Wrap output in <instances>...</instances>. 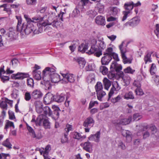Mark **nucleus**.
Wrapping results in <instances>:
<instances>
[{
  "label": "nucleus",
  "instance_id": "f257e3e1",
  "mask_svg": "<svg viewBox=\"0 0 159 159\" xmlns=\"http://www.w3.org/2000/svg\"><path fill=\"white\" fill-rule=\"evenodd\" d=\"M24 17L27 22V27L25 30V31L27 34H30L33 31L35 34H39L40 32L36 30V28L32 23L42 21L43 20V18L41 17L39 15H37L32 18V20H31L27 15H25Z\"/></svg>",
  "mask_w": 159,
  "mask_h": 159
},
{
  "label": "nucleus",
  "instance_id": "f03ea898",
  "mask_svg": "<svg viewBox=\"0 0 159 159\" xmlns=\"http://www.w3.org/2000/svg\"><path fill=\"white\" fill-rule=\"evenodd\" d=\"M110 69L112 71L115 70L117 72L120 71L119 76L121 77L125 84L124 85L127 86L128 85L131 81L130 77L127 75L125 74L121 70L122 69V66L121 65H118L116 61H113L111 66Z\"/></svg>",
  "mask_w": 159,
  "mask_h": 159
},
{
  "label": "nucleus",
  "instance_id": "7ed1b4c3",
  "mask_svg": "<svg viewBox=\"0 0 159 159\" xmlns=\"http://www.w3.org/2000/svg\"><path fill=\"white\" fill-rule=\"evenodd\" d=\"M87 52L89 54H94L95 56L98 57L102 55V50L98 48L96 40H92L90 49Z\"/></svg>",
  "mask_w": 159,
  "mask_h": 159
},
{
  "label": "nucleus",
  "instance_id": "20e7f679",
  "mask_svg": "<svg viewBox=\"0 0 159 159\" xmlns=\"http://www.w3.org/2000/svg\"><path fill=\"white\" fill-rule=\"evenodd\" d=\"M55 71L54 68L46 67L43 71V79L44 81L50 80V77Z\"/></svg>",
  "mask_w": 159,
  "mask_h": 159
},
{
  "label": "nucleus",
  "instance_id": "39448f33",
  "mask_svg": "<svg viewBox=\"0 0 159 159\" xmlns=\"http://www.w3.org/2000/svg\"><path fill=\"white\" fill-rule=\"evenodd\" d=\"M63 78L61 80V83L63 84H65L70 82L73 83L75 81V76L73 75L70 74H61Z\"/></svg>",
  "mask_w": 159,
  "mask_h": 159
},
{
  "label": "nucleus",
  "instance_id": "423d86ee",
  "mask_svg": "<svg viewBox=\"0 0 159 159\" xmlns=\"http://www.w3.org/2000/svg\"><path fill=\"white\" fill-rule=\"evenodd\" d=\"M26 128L28 131V133L31 138L33 139H39L42 137L41 134H36L34 130L32 128L29 126V125L26 123Z\"/></svg>",
  "mask_w": 159,
  "mask_h": 159
},
{
  "label": "nucleus",
  "instance_id": "0eeeda50",
  "mask_svg": "<svg viewBox=\"0 0 159 159\" xmlns=\"http://www.w3.org/2000/svg\"><path fill=\"white\" fill-rule=\"evenodd\" d=\"M16 17L18 20V23L16 27L17 30L20 32H22L23 31L26 34H28L25 31V30L27 27V23L26 24L23 23L21 25L22 20L21 18L18 16H16Z\"/></svg>",
  "mask_w": 159,
  "mask_h": 159
},
{
  "label": "nucleus",
  "instance_id": "6e6552de",
  "mask_svg": "<svg viewBox=\"0 0 159 159\" xmlns=\"http://www.w3.org/2000/svg\"><path fill=\"white\" fill-rule=\"evenodd\" d=\"M95 123L92 116H89L85 119L83 123V126L85 127H92Z\"/></svg>",
  "mask_w": 159,
  "mask_h": 159
},
{
  "label": "nucleus",
  "instance_id": "1a4fd4ad",
  "mask_svg": "<svg viewBox=\"0 0 159 159\" xmlns=\"http://www.w3.org/2000/svg\"><path fill=\"white\" fill-rule=\"evenodd\" d=\"M140 19L138 17H135L126 22L125 25V26H130L132 27L137 25L140 22Z\"/></svg>",
  "mask_w": 159,
  "mask_h": 159
},
{
  "label": "nucleus",
  "instance_id": "9d476101",
  "mask_svg": "<svg viewBox=\"0 0 159 159\" xmlns=\"http://www.w3.org/2000/svg\"><path fill=\"white\" fill-rule=\"evenodd\" d=\"M28 76V74L25 73L18 72L16 74H13L11 77L13 79L22 80L27 78Z\"/></svg>",
  "mask_w": 159,
  "mask_h": 159
},
{
  "label": "nucleus",
  "instance_id": "9b49d317",
  "mask_svg": "<svg viewBox=\"0 0 159 159\" xmlns=\"http://www.w3.org/2000/svg\"><path fill=\"white\" fill-rule=\"evenodd\" d=\"M32 98L35 100H38L42 98L43 93L42 92L38 89L34 90L31 93Z\"/></svg>",
  "mask_w": 159,
  "mask_h": 159
},
{
  "label": "nucleus",
  "instance_id": "f8f14e48",
  "mask_svg": "<svg viewBox=\"0 0 159 159\" xmlns=\"http://www.w3.org/2000/svg\"><path fill=\"white\" fill-rule=\"evenodd\" d=\"M83 149L89 153H92L93 151V145L89 141L84 142L82 146Z\"/></svg>",
  "mask_w": 159,
  "mask_h": 159
},
{
  "label": "nucleus",
  "instance_id": "ddd939ff",
  "mask_svg": "<svg viewBox=\"0 0 159 159\" xmlns=\"http://www.w3.org/2000/svg\"><path fill=\"white\" fill-rule=\"evenodd\" d=\"M43 100L46 104H50L54 101V96L51 93H48L44 97Z\"/></svg>",
  "mask_w": 159,
  "mask_h": 159
},
{
  "label": "nucleus",
  "instance_id": "4468645a",
  "mask_svg": "<svg viewBox=\"0 0 159 159\" xmlns=\"http://www.w3.org/2000/svg\"><path fill=\"white\" fill-rule=\"evenodd\" d=\"M100 133L99 131H97L94 134L91 135L88 138L90 141H93L98 143L100 141Z\"/></svg>",
  "mask_w": 159,
  "mask_h": 159
},
{
  "label": "nucleus",
  "instance_id": "2eb2a0df",
  "mask_svg": "<svg viewBox=\"0 0 159 159\" xmlns=\"http://www.w3.org/2000/svg\"><path fill=\"white\" fill-rule=\"evenodd\" d=\"M46 117L45 115H44V114H41L39 115L37 117L36 120H35L34 117H33L31 122H34L37 125H40L42 123L43 120Z\"/></svg>",
  "mask_w": 159,
  "mask_h": 159
},
{
  "label": "nucleus",
  "instance_id": "dca6fc26",
  "mask_svg": "<svg viewBox=\"0 0 159 159\" xmlns=\"http://www.w3.org/2000/svg\"><path fill=\"white\" fill-rule=\"evenodd\" d=\"M95 21L96 23L98 25H105L106 21L105 17L101 16H97Z\"/></svg>",
  "mask_w": 159,
  "mask_h": 159
},
{
  "label": "nucleus",
  "instance_id": "f3484780",
  "mask_svg": "<svg viewBox=\"0 0 159 159\" xmlns=\"http://www.w3.org/2000/svg\"><path fill=\"white\" fill-rule=\"evenodd\" d=\"M9 32L8 33V36L9 38V40L11 41L13 40L16 39L17 38V35L16 31L13 29V28H10L9 29Z\"/></svg>",
  "mask_w": 159,
  "mask_h": 159
},
{
  "label": "nucleus",
  "instance_id": "a211bd4d",
  "mask_svg": "<svg viewBox=\"0 0 159 159\" xmlns=\"http://www.w3.org/2000/svg\"><path fill=\"white\" fill-rule=\"evenodd\" d=\"M73 61L77 62L80 68H83L85 66L86 62L84 58L82 57H75Z\"/></svg>",
  "mask_w": 159,
  "mask_h": 159
},
{
  "label": "nucleus",
  "instance_id": "6ab92c4d",
  "mask_svg": "<svg viewBox=\"0 0 159 159\" xmlns=\"http://www.w3.org/2000/svg\"><path fill=\"white\" fill-rule=\"evenodd\" d=\"M80 10H81V11H83L81 9V7L80 6H78L77 5L71 14V16L73 17H77L79 16L80 15Z\"/></svg>",
  "mask_w": 159,
  "mask_h": 159
},
{
  "label": "nucleus",
  "instance_id": "aec40b11",
  "mask_svg": "<svg viewBox=\"0 0 159 159\" xmlns=\"http://www.w3.org/2000/svg\"><path fill=\"white\" fill-rule=\"evenodd\" d=\"M104 56L101 59V61L102 65H107L112 59V57L109 55H103Z\"/></svg>",
  "mask_w": 159,
  "mask_h": 159
},
{
  "label": "nucleus",
  "instance_id": "412c9836",
  "mask_svg": "<svg viewBox=\"0 0 159 159\" xmlns=\"http://www.w3.org/2000/svg\"><path fill=\"white\" fill-rule=\"evenodd\" d=\"M52 108L54 110L53 113L51 116L55 120L57 119L59 116V112L61 111V110L58 107L54 106H53Z\"/></svg>",
  "mask_w": 159,
  "mask_h": 159
},
{
  "label": "nucleus",
  "instance_id": "4be33fe9",
  "mask_svg": "<svg viewBox=\"0 0 159 159\" xmlns=\"http://www.w3.org/2000/svg\"><path fill=\"white\" fill-rule=\"evenodd\" d=\"M54 96V101L57 102H63L65 98V95L63 93L60 94H57Z\"/></svg>",
  "mask_w": 159,
  "mask_h": 159
},
{
  "label": "nucleus",
  "instance_id": "5701e85b",
  "mask_svg": "<svg viewBox=\"0 0 159 159\" xmlns=\"http://www.w3.org/2000/svg\"><path fill=\"white\" fill-rule=\"evenodd\" d=\"M134 7L133 2L132 1L128 2L124 5V7L125 10L132 12V10Z\"/></svg>",
  "mask_w": 159,
  "mask_h": 159
},
{
  "label": "nucleus",
  "instance_id": "b1692460",
  "mask_svg": "<svg viewBox=\"0 0 159 159\" xmlns=\"http://www.w3.org/2000/svg\"><path fill=\"white\" fill-rule=\"evenodd\" d=\"M50 79L52 82L54 83H57L61 80L60 75L55 73H52L50 77Z\"/></svg>",
  "mask_w": 159,
  "mask_h": 159
},
{
  "label": "nucleus",
  "instance_id": "393cba45",
  "mask_svg": "<svg viewBox=\"0 0 159 159\" xmlns=\"http://www.w3.org/2000/svg\"><path fill=\"white\" fill-rule=\"evenodd\" d=\"M125 43L124 41H123L119 46V49L120 51L121 56L123 55H125V53L127 52V45H125Z\"/></svg>",
  "mask_w": 159,
  "mask_h": 159
},
{
  "label": "nucleus",
  "instance_id": "a878e982",
  "mask_svg": "<svg viewBox=\"0 0 159 159\" xmlns=\"http://www.w3.org/2000/svg\"><path fill=\"white\" fill-rule=\"evenodd\" d=\"M153 52H152L147 51L146 54L144 58V60L145 64H147L148 62H151L152 61L151 57V54Z\"/></svg>",
  "mask_w": 159,
  "mask_h": 159
},
{
  "label": "nucleus",
  "instance_id": "bb28decb",
  "mask_svg": "<svg viewBox=\"0 0 159 159\" xmlns=\"http://www.w3.org/2000/svg\"><path fill=\"white\" fill-rule=\"evenodd\" d=\"M103 83L104 88L108 90L111 85V82L107 78H104L103 80Z\"/></svg>",
  "mask_w": 159,
  "mask_h": 159
},
{
  "label": "nucleus",
  "instance_id": "cd10ccee",
  "mask_svg": "<svg viewBox=\"0 0 159 159\" xmlns=\"http://www.w3.org/2000/svg\"><path fill=\"white\" fill-rule=\"evenodd\" d=\"M41 72L39 70H33L32 74L34 78L37 80H39L41 79Z\"/></svg>",
  "mask_w": 159,
  "mask_h": 159
},
{
  "label": "nucleus",
  "instance_id": "c85d7f7f",
  "mask_svg": "<svg viewBox=\"0 0 159 159\" xmlns=\"http://www.w3.org/2000/svg\"><path fill=\"white\" fill-rule=\"evenodd\" d=\"M119 11V10L116 7H111L109 8V13L111 15L115 16Z\"/></svg>",
  "mask_w": 159,
  "mask_h": 159
},
{
  "label": "nucleus",
  "instance_id": "c756f323",
  "mask_svg": "<svg viewBox=\"0 0 159 159\" xmlns=\"http://www.w3.org/2000/svg\"><path fill=\"white\" fill-rule=\"evenodd\" d=\"M88 48V44L82 43L78 48V51L83 53Z\"/></svg>",
  "mask_w": 159,
  "mask_h": 159
},
{
  "label": "nucleus",
  "instance_id": "7c9ffc66",
  "mask_svg": "<svg viewBox=\"0 0 159 159\" xmlns=\"http://www.w3.org/2000/svg\"><path fill=\"white\" fill-rule=\"evenodd\" d=\"M2 144L9 149L12 148V144L10 142L9 139L8 138L4 141L2 143Z\"/></svg>",
  "mask_w": 159,
  "mask_h": 159
},
{
  "label": "nucleus",
  "instance_id": "2f4dec72",
  "mask_svg": "<svg viewBox=\"0 0 159 159\" xmlns=\"http://www.w3.org/2000/svg\"><path fill=\"white\" fill-rule=\"evenodd\" d=\"M32 98V96L31 93L30 92L27 91L25 92L24 94V99L27 102H29Z\"/></svg>",
  "mask_w": 159,
  "mask_h": 159
},
{
  "label": "nucleus",
  "instance_id": "473e14b6",
  "mask_svg": "<svg viewBox=\"0 0 159 159\" xmlns=\"http://www.w3.org/2000/svg\"><path fill=\"white\" fill-rule=\"evenodd\" d=\"M96 93L98 99L100 101H102V98L106 94L105 92L102 90L97 92Z\"/></svg>",
  "mask_w": 159,
  "mask_h": 159
},
{
  "label": "nucleus",
  "instance_id": "72a5a7b5",
  "mask_svg": "<svg viewBox=\"0 0 159 159\" xmlns=\"http://www.w3.org/2000/svg\"><path fill=\"white\" fill-rule=\"evenodd\" d=\"M43 111L45 115L46 116V115H48L49 116H51L52 114V112L50 107L48 106H46L43 108Z\"/></svg>",
  "mask_w": 159,
  "mask_h": 159
},
{
  "label": "nucleus",
  "instance_id": "f704fd0d",
  "mask_svg": "<svg viewBox=\"0 0 159 159\" xmlns=\"http://www.w3.org/2000/svg\"><path fill=\"white\" fill-rule=\"evenodd\" d=\"M95 76L94 74H90L88 76L87 80L89 83H92L95 81Z\"/></svg>",
  "mask_w": 159,
  "mask_h": 159
},
{
  "label": "nucleus",
  "instance_id": "c9c22d12",
  "mask_svg": "<svg viewBox=\"0 0 159 159\" xmlns=\"http://www.w3.org/2000/svg\"><path fill=\"white\" fill-rule=\"evenodd\" d=\"M99 71L103 75H106L108 73V69L105 66H101L99 68Z\"/></svg>",
  "mask_w": 159,
  "mask_h": 159
},
{
  "label": "nucleus",
  "instance_id": "e433bc0d",
  "mask_svg": "<svg viewBox=\"0 0 159 159\" xmlns=\"http://www.w3.org/2000/svg\"><path fill=\"white\" fill-rule=\"evenodd\" d=\"M0 107L3 110H7V102L5 99L4 100L1 101L0 102Z\"/></svg>",
  "mask_w": 159,
  "mask_h": 159
},
{
  "label": "nucleus",
  "instance_id": "4c0bfd02",
  "mask_svg": "<svg viewBox=\"0 0 159 159\" xmlns=\"http://www.w3.org/2000/svg\"><path fill=\"white\" fill-rule=\"evenodd\" d=\"M97 44L98 46V48L100 50H103L106 48V44L103 41L99 40L97 41Z\"/></svg>",
  "mask_w": 159,
  "mask_h": 159
},
{
  "label": "nucleus",
  "instance_id": "58836bf2",
  "mask_svg": "<svg viewBox=\"0 0 159 159\" xmlns=\"http://www.w3.org/2000/svg\"><path fill=\"white\" fill-rule=\"evenodd\" d=\"M149 70L152 75H153L155 74L157 70V69L156 65L154 63L152 64Z\"/></svg>",
  "mask_w": 159,
  "mask_h": 159
},
{
  "label": "nucleus",
  "instance_id": "ea45409f",
  "mask_svg": "<svg viewBox=\"0 0 159 159\" xmlns=\"http://www.w3.org/2000/svg\"><path fill=\"white\" fill-rule=\"evenodd\" d=\"M113 49L111 47L108 48L104 52L103 55H107L111 57V55L114 53Z\"/></svg>",
  "mask_w": 159,
  "mask_h": 159
},
{
  "label": "nucleus",
  "instance_id": "a19ab883",
  "mask_svg": "<svg viewBox=\"0 0 159 159\" xmlns=\"http://www.w3.org/2000/svg\"><path fill=\"white\" fill-rule=\"evenodd\" d=\"M125 136L126 138V141L127 142H130L132 140V134L129 131H126Z\"/></svg>",
  "mask_w": 159,
  "mask_h": 159
},
{
  "label": "nucleus",
  "instance_id": "79ce46f5",
  "mask_svg": "<svg viewBox=\"0 0 159 159\" xmlns=\"http://www.w3.org/2000/svg\"><path fill=\"white\" fill-rule=\"evenodd\" d=\"M96 91L97 92L102 90L103 89V86L102 83L100 82L97 83L95 87Z\"/></svg>",
  "mask_w": 159,
  "mask_h": 159
},
{
  "label": "nucleus",
  "instance_id": "37998d69",
  "mask_svg": "<svg viewBox=\"0 0 159 159\" xmlns=\"http://www.w3.org/2000/svg\"><path fill=\"white\" fill-rule=\"evenodd\" d=\"M125 98L127 100L129 99H134V96L132 92H129L126 93L124 96Z\"/></svg>",
  "mask_w": 159,
  "mask_h": 159
},
{
  "label": "nucleus",
  "instance_id": "c03bdc74",
  "mask_svg": "<svg viewBox=\"0 0 159 159\" xmlns=\"http://www.w3.org/2000/svg\"><path fill=\"white\" fill-rule=\"evenodd\" d=\"M89 0H81L78 5L81 7V8L84 10V6L86 5L89 2Z\"/></svg>",
  "mask_w": 159,
  "mask_h": 159
},
{
  "label": "nucleus",
  "instance_id": "a18cd8bd",
  "mask_svg": "<svg viewBox=\"0 0 159 159\" xmlns=\"http://www.w3.org/2000/svg\"><path fill=\"white\" fill-rule=\"evenodd\" d=\"M58 23L57 21L54 20L51 23L48 22L47 23L46 22H44L42 24V25L44 27L46 26L47 25H52L53 27H56L57 26V23Z\"/></svg>",
  "mask_w": 159,
  "mask_h": 159
},
{
  "label": "nucleus",
  "instance_id": "49530a36",
  "mask_svg": "<svg viewBox=\"0 0 159 159\" xmlns=\"http://www.w3.org/2000/svg\"><path fill=\"white\" fill-rule=\"evenodd\" d=\"M9 127H12L13 129L14 128L15 126L14 123L9 120H7L4 129H7Z\"/></svg>",
  "mask_w": 159,
  "mask_h": 159
},
{
  "label": "nucleus",
  "instance_id": "de8ad7c7",
  "mask_svg": "<svg viewBox=\"0 0 159 159\" xmlns=\"http://www.w3.org/2000/svg\"><path fill=\"white\" fill-rule=\"evenodd\" d=\"M121 57L123 59V62L124 64L131 63L132 60L131 59L127 58L125 55H122Z\"/></svg>",
  "mask_w": 159,
  "mask_h": 159
},
{
  "label": "nucleus",
  "instance_id": "09e8293b",
  "mask_svg": "<svg viewBox=\"0 0 159 159\" xmlns=\"http://www.w3.org/2000/svg\"><path fill=\"white\" fill-rule=\"evenodd\" d=\"M46 117L43 120L42 123L43 122V126H44L46 128H48L50 127V123L48 120L46 119Z\"/></svg>",
  "mask_w": 159,
  "mask_h": 159
},
{
  "label": "nucleus",
  "instance_id": "8fccbe9b",
  "mask_svg": "<svg viewBox=\"0 0 159 159\" xmlns=\"http://www.w3.org/2000/svg\"><path fill=\"white\" fill-rule=\"evenodd\" d=\"M132 13V12L125 10L123 11V16L122 19V21L125 20L127 18V17Z\"/></svg>",
  "mask_w": 159,
  "mask_h": 159
},
{
  "label": "nucleus",
  "instance_id": "3c124183",
  "mask_svg": "<svg viewBox=\"0 0 159 159\" xmlns=\"http://www.w3.org/2000/svg\"><path fill=\"white\" fill-rule=\"evenodd\" d=\"M132 13V12L125 10L123 11V16L122 19V21L125 20L127 18V17Z\"/></svg>",
  "mask_w": 159,
  "mask_h": 159
},
{
  "label": "nucleus",
  "instance_id": "603ef678",
  "mask_svg": "<svg viewBox=\"0 0 159 159\" xmlns=\"http://www.w3.org/2000/svg\"><path fill=\"white\" fill-rule=\"evenodd\" d=\"M34 80L31 78H30L27 79V85L28 86L31 88H33L34 87Z\"/></svg>",
  "mask_w": 159,
  "mask_h": 159
},
{
  "label": "nucleus",
  "instance_id": "864d4df0",
  "mask_svg": "<svg viewBox=\"0 0 159 159\" xmlns=\"http://www.w3.org/2000/svg\"><path fill=\"white\" fill-rule=\"evenodd\" d=\"M124 71L125 73H130L133 74L135 71V70L132 69L129 66L124 69Z\"/></svg>",
  "mask_w": 159,
  "mask_h": 159
},
{
  "label": "nucleus",
  "instance_id": "5fc2aeb1",
  "mask_svg": "<svg viewBox=\"0 0 159 159\" xmlns=\"http://www.w3.org/2000/svg\"><path fill=\"white\" fill-rule=\"evenodd\" d=\"M87 14L89 16L92 18H94L97 15V12L95 10H90L87 12Z\"/></svg>",
  "mask_w": 159,
  "mask_h": 159
},
{
  "label": "nucleus",
  "instance_id": "6e6d98bb",
  "mask_svg": "<svg viewBox=\"0 0 159 159\" xmlns=\"http://www.w3.org/2000/svg\"><path fill=\"white\" fill-rule=\"evenodd\" d=\"M115 91H116L115 88L114 87V84H113L112 85V87L111 88L108 94V101L109 100L110 98L111 97L113 94L114 93V92Z\"/></svg>",
  "mask_w": 159,
  "mask_h": 159
},
{
  "label": "nucleus",
  "instance_id": "4d7b16f0",
  "mask_svg": "<svg viewBox=\"0 0 159 159\" xmlns=\"http://www.w3.org/2000/svg\"><path fill=\"white\" fill-rule=\"evenodd\" d=\"M122 120V125H126L128 124L131 120V117H129L128 118L121 119Z\"/></svg>",
  "mask_w": 159,
  "mask_h": 159
},
{
  "label": "nucleus",
  "instance_id": "13d9d810",
  "mask_svg": "<svg viewBox=\"0 0 159 159\" xmlns=\"http://www.w3.org/2000/svg\"><path fill=\"white\" fill-rule=\"evenodd\" d=\"M97 7L98 10V12L100 13H102L104 11V5L100 3H99L98 4Z\"/></svg>",
  "mask_w": 159,
  "mask_h": 159
},
{
  "label": "nucleus",
  "instance_id": "bf43d9fd",
  "mask_svg": "<svg viewBox=\"0 0 159 159\" xmlns=\"http://www.w3.org/2000/svg\"><path fill=\"white\" fill-rule=\"evenodd\" d=\"M73 137L75 139L79 140L82 138L81 134L77 132H74L73 133Z\"/></svg>",
  "mask_w": 159,
  "mask_h": 159
},
{
  "label": "nucleus",
  "instance_id": "052dcab7",
  "mask_svg": "<svg viewBox=\"0 0 159 159\" xmlns=\"http://www.w3.org/2000/svg\"><path fill=\"white\" fill-rule=\"evenodd\" d=\"M18 95V91L16 89L13 91L12 93L11 94V96L12 98L14 99H16Z\"/></svg>",
  "mask_w": 159,
  "mask_h": 159
},
{
  "label": "nucleus",
  "instance_id": "680f3d73",
  "mask_svg": "<svg viewBox=\"0 0 159 159\" xmlns=\"http://www.w3.org/2000/svg\"><path fill=\"white\" fill-rule=\"evenodd\" d=\"M120 96L118 95L116 97L112 98L111 99V102L113 103H115L118 102L121 99Z\"/></svg>",
  "mask_w": 159,
  "mask_h": 159
},
{
  "label": "nucleus",
  "instance_id": "e2e57ef3",
  "mask_svg": "<svg viewBox=\"0 0 159 159\" xmlns=\"http://www.w3.org/2000/svg\"><path fill=\"white\" fill-rule=\"evenodd\" d=\"M68 133H65L63 137H62L61 139V142L62 143L67 142L68 140Z\"/></svg>",
  "mask_w": 159,
  "mask_h": 159
},
{
  "label": "nucleus",
  "instance_id": "0e129e2a",
  "mask_svg": "<svg viewBox=\"0 0 159 159\" xmlns=\"http://www.w3.org/2000/svg\"><path fill=\"white\" fill-rule=\"evenodd\" d=\"M142 118L141 116L139 113H136L133 115V119L134 120H138Z\"/></svg>",
  "mask_w": 159,
  "mask_h": 159
},
{
  "label": "nucleus",
  "instance_id": "69168bd1",
  "mask_svg": "<svg viewBox=\"0 0 159 159\" xmlns=\"http://www.w3.org/2000/svg\"><path fill=\"white\" fill-rule=\"evenodd\" d=\"M34 105L35 108L43 106V103L40 101H36L34 102Z\"/></svg>",
  "mask_w": 159,
  "mask_h": 159
},
{
  "label": "nucleus",
  "instance_id": "338daca9",
  "mask_svg": "<svg viewBox=\"0 0 159 159\" xmlns=\"http://www.w3.org/2000/svg\"><path fill=\"white\" fill-rule=\"evenodd\" d=\"M118 146L119 148L123 150H125L126 148L125 144L121 141L119 142Z\"/></svg>",
  "mask_w": 159,
  "mask_h": 159
},
{
  "label": "nucleus",
  "instance_id": "774afa93",
  "mask_svg": "<svg viewBox=\"0 0 159 159\" xmlns=\"http://www.w3.org/2000/svg\"><path fill=\"white\" fill-rule=\"evenodd\" d=\"M10 157L9 154L1 153V159H10Z\"/></svg>",
  "mask_w": 159,
  "mask_h": 159
}]
</instances>
